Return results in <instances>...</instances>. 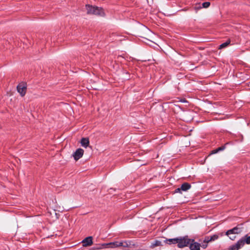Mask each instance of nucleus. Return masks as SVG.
<instances>
[{"label":"nucleus","instance_id":"5","mask_svg":"<svg viewBox=\"0 0 250 250\" xmlns=\"http://www.w3.org/2000/svg\"><path fill=\"white\" fill-rule=\"evenodd\" d=\"M128 247V244L126 242H118L115 241L113 242L109 243V248L111 249H114L119 248L120 247Z\"/></svg>","mask_w":250,"mask_h":250},{"label":"nucleus","instance_id":"11","mask_svg":"<svg viewBox=\"0 0 250 250\" xmlns=\"http://www.w3.org/2000/svg\"><path fill=\"white\" fill-rule=\"evenodd\" d=\"M81 144L84 148L87 147L89 145V141L88 138H83L81 141Z\"/></svg>","mask_w":250,"mask_h":250},{"label":"nucleus","instance_id":"20","mask_svg":"<svg viewBox=\"0 0 250 250\" xmlns=\"http://www.w3.org/2000/svg\"><path fill=\"white\" fill-rule=\"evenodd\" d=\"M200 246L203 248H206L207 247V244L205 243V242L204 241V242L202 243Z\"/></svg>","mask_w":250,"mask_h":250},{"label":"nucleus","instance_id":"9","mask_svg":"<svg viewBox=\"0 0 250 250\" xmlns=\"http://www.w3.org/2000/svg\"><path fill=\"white\" fill-rule=\"evenodd\" d=\"M243 242L239 240L234 245L231 246L229 250H238L239 249L243 247Z\"/></svg>","mask_w":250,"mask_h":250},{"label":"nucleus","instance_id":"15","mask_svg":"<svg viewBox=\"0 0 250 250\" xmlns=\"http://www.w3.org/2000/svg\"><path fill=\"white\" fill-rule=\"evenodd\" d=\"M177 238L165 239V243L176 244Z\"/></svg>","mask_w":250,"mask_h":250},{"label":"nucleus","instance_id":"24","mask_svg":"<svg viewBox=\"0 0 250 250\" xmlns=\"http://www.w3.org/2000/svg\"><path fill=\"white\" fill-rule=\"evenodd\" d=\"M218 152V151L217 149H215V150H213L212 151V152H211V153L210 154H215V153H217Z\"/></svg>","mask_w":250,"mask_h":250},{"label":"nucleus","instance_id":"4","mask_svg":"<svg viewBox=\"0 0 250 250\" xmlns=\"http://www.w3.org/2000/svg\"><path fill=\"white\" fill-rule=\"evenodd\" d=\"M241 225H239L233 228L232 229L228 230L226 232V235L229 236L230 234H238L242 231V228L240 226Z\"/></svg>","mask_w":250,"mask_h":250},{"label":"nucleus","instance_id":"2","mask_svg":"<svg viewBox=\"0 0 250 250\" xmlns=\"http://www.w3.org/2000/svg\"><path fill=\"white\" fill-rule=\"evenodd\" d=\"M87 13L88 14H93L100 16H104V10L98 7H95L87 5L86 6Z\"/></svg>","mask_w":250,"mask_h":250},{"label":"nucleus","instance_id":"3","mask_svg":"<svg viewBox=\"0 0 250 250\" xmlns=\"http://www.w3.org/2000/svg\"><path fill=\"white\" fill-rule=\"evenodd\" d=\"M177 244L180 248L187 247L189 244V240L187 237L177 238Z\"/></svg>","mask_w":250,"mask_h":250},{"label":"nucleus","instance_id":"27","mask_svg":"<svg viewBox=\"0 0 250 250\" xmlns=\"http://www.w3.org/2000/svg\"><path fill=\"white\" fill-rule=\"evenodd\" d=\"M55 212V214L56 215V218H58V214L57 213H56V212Z\"/></svg>","mask_w":250,"mask_h":250},{"label":"nucleus","instance_id":"10","mask_svg":"<svg viewBox=\"0 0 250 250\" xmlns=\"http://www.w3.org/2000/svg\"><path fill=\"white\" fill-rule=\"evenodd\" d=\"M83 246H90L92 244L93 241H92V237L91 236H89L86 238H85L83 241H82Z\"/></svg>","mask_w":250,"mask_h":250},{"label":"nucleus","instance_id":"14","mask_svg":"<svg viewBox=\"0 0 250 250\" xmlns=\"http://www.w3.org/2000/svg\"><path fill=\"white\" fill-rule=\"evenodd\" d=\"M190 187L191 186L189 184L187 183H185L181 186V188L182 190L187 191V190L189 189Z\"/></svg>","mask_w":250,"mask_h":250},{"label":"nucleus","instance_id":"18","mask_svg":"<svg viewBox=\"0 0 250 250\" xmlns=\"http://www.w3.org/2000/svg\"><path fill=\"white\" fill-rule=\"evenodd\" d=\"M103 249L105 248H109V243H104L102 244Z\"/></svg>","mask_w":250,"mask_h":250},{"label":"nucleus","instance_id":"7","mask_svg":"<svg viewBox=\"0 0 250 250\" xmlns=\"http://www.w3.org/2000/svg\"><path fill=\"white\" fill-rule=\"evenodd\" d=\"M83 153L84 150L83 149L80 148L76 150V151L74 153L73 156L74 159L76 161H77L83 157Z\"/></svg>","mask_w":250,"mask_h":250},{"label":"nucleus","instance_id":"1","mask_svg":"<svg viewBox=\"0 0 250 250\" xmlns=\"http://www.w3.org/2000/svg\"><path fill=\"white\" fill-rule=\"evenodd\" d=\"M139 32L141 37L144 38L147 42H146V43L153 42L151 40L154 39V33L148 28L145 26H142L140 28Z\"/></svg>","mask_w":250,"mask_h":250},{"label":"nucleus","instance_id":"21","mask_svg":"<svg viewBox=\"0 0 250 250\" xmlns=\"http://www.w3.org/2000/svg\"><path fill=\"white\" fill-rule=\"evenodd\" d=\"M217 238H218L217 236L213 235V236L211 237V238L210 239H211V241H212V240H214L216 239Z\"/></svg>","mask_w":250,"mask_h":250},{"label":"nucleus","instance_id":"16","mask_svg":"<svg viewBox=\"0 0 250 250\" xmlns=\"http://www.w3.org/2000/svg\"><path fill=\"white\" fill-rule=\"evenodd\" d=\"M230 43V41H228L219 46V49H221L227 46Z\"/></svg>","mask_w":250,"mask_h":250},{"label":"nucleus","instance_id":"19","mask_svg":"<svg viewBox=\"0 0 250 250\" xmlns=\"http://www.w3.org/2000/svg\"><path fill=\"white\" fill-rule=\"evenodd\" d=\"M230 239L232 240H234L236 238V236L235 234H230L229 236H228Z\"/></svg>","mask_w":250,"mask_h":250},{"label":"nucleus","instance_id":"12","mask_svg":"<svg viewBox=\"0 0 250 250\" xmlns=\"http://www.w3.org/2000/svg\"><path fill=\"white\" fill-rule=\"evenodd\" d=\"M200 245L196 242L191 244L190 245V250H200Z\"/></svg>","mask_w":250,"mask_h":250},{"label":"nucleus","instance_id":"6","mask_svg":"<svg viewBox=\"0 0 250 250\" xmlns=\"http://www.w3.org/2000/svg\"><path fill=\"white\" fill-rule=\"evenodd\" d=\"M17 91L21 96L25 95L26 91V84L24 83H20L17 87Z\"/></svg>","mask_w":250,"mask_h":250},{"label":"nucleus","instance_id":"23","mask_svg":"<svg viewBox=\"0 0 250 250\" xmlns=\"http://www.w3.org/2000/svg\"><path fill=\"white\" fill-rule=\"evenodd\" d=\"M225 146H221V147L218 148L217 150L218 151H219L224 150L225 149Z\"/></svg>","mask_w":250,"mask_h":250},{"label":"nucleus","instance_id":"13","mask_svg":"<svg viewBox=\"0 0 250 250\" xmlns=\"http://www.w3.org/2000/svg\"><path fill=\"white\" fill-rule=\"evenodd\" d=\"M239 241L243 242V246L245 243L247 244H250V236H248L246 235L240 239Z\"/></svg>","mask_w":250,"mask_h":250},{"label":"nucleus","instance_id":"22","mask_svg":"<svg viewBox=\"0 0 250 250\" xmlns=\"http://www.w3.org/2000/svg\"><path fill=\"white\" fill-rule=\"evenodd\" d=\"M210 241H211V239L209 238H207L204 240V242H205V243H207V244Z\"/></svg>","mask_w":250,"mask_h":250},{"label":"nucleus","instance_id":"17","mask_svg":"<svg viewBox=\"0 0 250 250\" xmlns=\"http://www.w3.org/2000/svg\"><path fill=\"white\" fill-rule=\"evenodd\" d=\"M210 2H204L202 4V6H203V7L204 8H208L209 6L210 5Z\"/></svg>","mask_w":250,"mask_h":250},{"label":"nucleus","instance_id":"8","mask_svg":"<svg viewBox=\"0 0 250 250\" xmlns=\"http://www.w3.org/2000/svg\"><path fill=\"white\" fill-rule=\"evenodd\" d=\"M165 243V239L162 238L161 240H155V241L151 243L150 247L151 248H154L156 247L161 246Z\"/></svg>","mask_w":250,"mask_h":250},{"label":"nucleus","instance_id":"25","mask_svg":"<svg viewBox=\"0 0 250 250\" xmlns=\"http://www.w3.org/2000/svg\"><path fill=\"white\" fill-rule=\"evenodd\" d=\"M96 250H101L103 249L102 245L100 246L99 247L96 248Z\"/></svg>","mask_w":250,"mask_h":250},{"label":"nucleus","instance_id":"26","mask_svg":"<svg viewBox=\"0 0 250 250\" xmlns=\"http://www.w3.org/2000/svg\"><path fill=\"white\" fill-rule=\"evenodd\" d=\"M181 190V188H177V189L175 190V192H180Z\"/></svg>","mask_w":250,"mask_h":250}]
</instances>
